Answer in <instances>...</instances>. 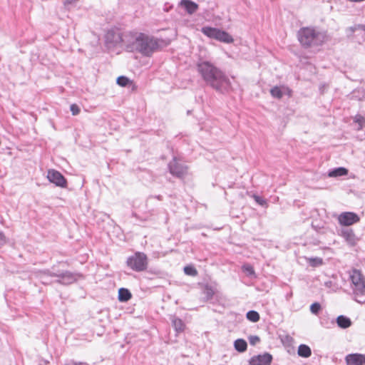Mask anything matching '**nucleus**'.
I'll return each mask as SVG.
<instances>
[{
    "label": "nucleus",
    "mask_w": 365,
    "mask_h": 365,
    "mask_svg": "<svg viewBox=\"0 0 365 365\" xmlns=\"http://www.w3.org/2000/svg\"><path fill=\"white\" fill-rule=\"evenodd\" d=\"M298 40L304 48L321 45L325 39L324 33L312 27H304L299 30Z\"/></svg>",
    "instance_id": "obj_3"
},
{
    "label": "nucleus",
    "mask_w": 365,
    "mask_h": 365,
    "mask_svg": "<svg viewBox=\"0 0 365 365\" xmlns=\"http://www.w3.org/2000/svg\"><path fill=\"white\" fill-rule=\"evenodd\" d=\"M168 168L170 174L177 178H182L187 173V166L176 157L168 163Z\"/></svg>",
    "instance_id": "obj_7"
},
{
    "label": "nucleus",
    "mask_w": 365,
    "mask_h": 365,
    "mask_svg": "<svg viewBox=\"0 0 365 365\" xmlns=\"http://www.w3.org/2000/svg\"><path fill=\"white\" fill-rule=\"evenodd\" d=\"M126 264L135 272H143L148 267V257L143 252H137L127 259Z\"/></svg>",
    "instance_id": "obj_5"
},
{
    "label": "nucleus",
    "mask_w": 365,
    "mask_h": 365,
    "mask_svg": "<svg viewBox=\"0 0 365 365\" xmlns=\"http://www.w3.org/2000/svg\"><path fill=\"white\" fill-rule=\"evenodd\" d=\"M7 242V239L3 232L0 231V247L4 245Z\"/></svg>",
    "instance_id": "obj_36"
},
{
    "label": "nucleus",
    "mask_w": 365,
    "mask_h": 365,
    "mask_svg": "<svg viewBox=\"0 0 365 365\" xmlns=\"http://www.w3.org/2000/svg\"><path fill=\"white\" fill-rule=\"evenodd\" d=\"M205 293L207 298H212L215 294V292L211 287L206 286Z\"/></svg>",
    "instance_id": "obj_33"
},
{
    "label": "nucleus",
    "mask_w": 365,
    "mask_h": 365,
    "mask_svg": "<svg viewBox=\"0 0 365 365\" xmlns=\"http://www.w3.org/2000/svg\"><path fill=\"white\" fill-rule=\"evenodd\" d=\"M252 197L254 198V200H255V202L262 205V206H267V201L264 199H262L261 197L257 195H253Z\"/></svg>",
    "instance_id": "obj_31"
},
{
    "label": "nucleus",
    "mask_w": 365,
    "mask_h": 365,
    "mask_svg": "<svg viewBox=\"0 0 365 365\" xmlns=\"http://www.w3.org/2000/svg\"><path fill=\"white\" fill-rule=\"evenodd\" d=\"M184 272L185 274L189 276H196L197 274V269L194 267L190 265L185 266L184 267Z\"/></svg>",
    "instance_id": "obj_26"
},
{
    "label": "nucleus",
    "mask_w": 365,
    "mask_h": 365,
    "mask_svg": "<svg viewBox=\"0 0 365 365\" xmlns=\"http://www.w3.org/2000/svg\"><path fill=\"white\" fill-rule=\"evenodd\" d=\"M47 178L50 182L55 184L58 187H66L67 186L66 179L57 170H48Z\"/></svg>",
    "instance_id": "obj_8"
},
{
    "label": "nucleus",
    "mask_w": 365,
    "mask_h": 365,
    "mask_svg": "<svg viewBox=\"0 0 365 365\" xmlns=\"http://www.w3.org/2000/svg\"><path fill=\"white\" fill-rule=\"evenodd\" d=\"M158 200H161L162 197L160 195H158L155 197Z\"/></svg>",
    "instance_id": "obj_40"
},
{
    "label": "nucleus",
    "mask_w": 365,
    "mask_h": 365,
    "mask_svg": "<svg viewBox=\"0 0 365 365\" xmlns=\"http://www.w3.org/2000/svg\"><path fill=\"white\" fill-rule=\"evenodd\" d=\"M307 262L312 267H318L323 264V260L320 257H311L307 259Z\"/></svg>",
    "instance_id": "obj_25"
},
{
    "label": "nucleus",
    "mask_w": 365,
    "mask_h": 365,
    "mask_svg": "<svg viewBox=\"0 0 365 365\" xmlns=\"http://www.w3.org/2000/svg\"><path fill=\"white\" fill-rule=\"evenodd\" d=\"M348 174V170L343 167L336 168L329 171L328 176L330 178H337L344 176Z\"/></svg>",
    "instance_id": "obj_16"
},
{
    "label": "nucleus",
    "mask_w": 365,
    "mask_h": 365,
    "mask_svg": "<svg viewBox=\"0 0 365 365\" xmlns=\"http://www.w3.org/2000/svg\"><path fill=\"white\" fill-rule=\"evenodd\" d=\"M79 364L80 365H89L88 364L85 363V362H79Z\"/></svg>",
    "instance_id": "obj_39"
},
{
    "label": "nucleus",
    "mask_w": 365,
    "mask_h": 365,
    "mask_svg": "<svg viewBox=\"0 0 365 365\" xmlns=\"http://www.w3.org/2000/svg\"><path fill=\"white\" fill-rule=\"evenodd\" d=\"M242 270L247 276H254L255 270L253 267L250 264H245L242 266Z\"/></svg>",
    "instance_id": "obj_28"
},
{
    "label": "nucleus",
    "mask_w": 365,
    "mask_h": 365,
    "mask_svg": "<svg viewBox=\"0 0 365 365\" xmlns=\"http://www.w3.org/2000/svg\"><path fill=\"white\" fill-rule=\"evenodd\" d=\"M247 319L252 322H257L259 320V314L255 310L247 312L246 314Z\"/></svg>",
    "instance_id": "obj_23"
},
{
    "label": "nucleus",
    "mask_w": 365,
    "mask_h": 365,
    "mask_svg": "<svg viewBox=\"0 0 365 365\" xmlns=\"http://www.w3.org/2000/svg\"><path fill=\"white\" fill-rule=\"evenodd\" d=\"M339 224L345 226H350L359 221V217L354 212H345L339 215Z\"/></svg>",
    "instance_id": "obj_9"
},
{
    "label": "nucleus",
    "mask_w": 365,
    "mask_h": 365,
    "mask_svg": "<svg viewBox=\"0 0 365 365\" xmlns=\"http://www.w3.org/2000/svg\"><path fill=\"white\" fill-rule=\"evenodd\" d=\"M272 361V356L269 353H264L252 356L250 361V365H270Z\"/></svg>",
    "instance_id": "obj_10"
},
{
    "label": "nucleus",
    "mask_w": 365,
    "mask_h": 365,
    "mask_svg": "<svg viewBox=\"0 0 365 365\" xmlns=\"http://www.w3.org/2000/svg\"><path fill=\"white\" fill-rule=\"evenodd\" d=\"M130 83V79H129L128 78L125 77V76H119V77L117 78V83H118V85H119L120 86L125 87V86H128Z\"/></svg>",
    "instance_id": "obj_27"
},
{
    "label": "nucleus",
    "mask_w": 365,
    "mask_h": 365,
    "mask_svg": "<svg viewBox=\"0 0 365 365\" xmlns=\"http://www.w3.org/2000/svg\"><path fill=\"white\" fill-rule=\"evenodd\" d=\"M220 29L210 26H204L201 29L202 33L210 38L217 40Z\"/></svg>",
    "instance_id": "obj_15"
},
{
    "label": "nucleus",
    "mask_w": 365,
    "mask_h": 365,
    "mask_svg": "<svg viewBox=\"0 0 365 365\" xmlns=\"http://www.w3.org/2000/svg\"><path fill=\"white\" fill-rule=\"evenodd\" d=\"M234 346L237 351L244 352L247 350V344L245 340L242 339H238L235 341Z\"/></svg>",
    "instance_id": "obj_22"
},
{
    "label": "nucleus",
    "mask_w": 365,
    "mask_h": 365,
    "mask_svg": "<svg viewBox=\"0 0 365 365\" xmlns=\"http://www.w3.org/2000/svg\"><path fill=\"white\" fill-rule=\"evenodd\" d=\"M341 236L350 245H354L356 243L357 237L354 231L350 228H344L341 230Z\"/></svg>",
    "instance_id": "obj_13"
},
{
    "label": "nucleus",
    "mask_w": 365,
    "mask_h": 365,
    "mask_svg": "<svg viewBox=\"0 0 365 365\" xmlns=\"http://www.w3.org/2000/svg\"><path fill=\"white\" fill-rule=\"evenodd\" d=\"M132 295L130 291L125 288H120L118 290V300L120 302H127L131 298Z\"/></svg>",
    "instance_id": "obj_21"
},
{
    "label": "nucleus",
    "mask_w": 365,
    "mask_h": 365,
    "mask_svg": "<svg viewBox=\"0 0 365 365\" xmlns=\"http://www.w3.org/2000/svg\"><path fill=\"white\" fill-rule=\"evenodd\" d=\"M297 354L303 358H308L312 355L310 347L306 344H300L298 347Z\"/></svg>",
    "instance_id": "obj_19"
},
{
    "label": "nucleus",
    "mask_w": 365,
    "mask_h": 365,
    "mask_svg": "<svg viewBox=\"0 0 365 365\" xmlns=\"http://www.w3.org/2000/svg\"><path fill=\"white\" fill-rule=\"evenodd\" d=\"M52 272H55V266H53L51 269L38 271L36 272V277L40 279L42 284H50L53 282V281L50 279V277H54L53 275L51 274Z\"/></svg>",
    "instance_id": "obj_11"
},
{
    "label": "nucleus",
    "mask_w": 365,
    "mask_h": 365,
    "mask_svg": "<svg viewBox=\"0 0 365 365\" xmlns=\"http://www.w3.org/2000/svg\"><path fill=\"white\" fill-rule=\"evenodd\" d=\"M336 322L337 325L341 329H347L351 325V319L344 315L339 316Z\"/></svg>",
    "instance_id": "obj_17"
},
{
    "label": "nucleus",
    "mask_w": 365,
    "mask_h": 365,
    "mask_svg": "<svg viewBox=\"0 0 365 365\" xmlns=\"http://www.w3.org/2000/svg\"><path fill=\"white\" fill-rule=\"evenodd\" d=\"M217 41H219L223 42V43H232L234 39L232 37V36H230L227 32L220 29L218 35H217Z\"/></svg>",
    "instance_id": "obj_18"
},
{
    "label": "nucleus",
    "mask_w": 365,
    "mask_h": 365,
    "mask_svg": "<svg viewBox=\"0 0 365 365\" xmlns=\"http://www.w3.org/2000/svg\"><path fill=\"white\" fill-rule=\"evenodd\" d=\"M351 288L355 296V300L359 303L365 302V278L361 272L354 269L350 274Z\"/></svg>",
    "instance_id": "obj_4"
},
{
    "label": "nucleus",
    "mask_w": 365,
    "mask_h": 365,
    "mask_svg": "<svg viewBox=\"0 0 365 365\" xmlns=\"http://www.w3.org/2000/svg\"><path fill=\"white\" fill-rule=\"evenodd\" d=\"M51 274L57 279L55 280L56 282L62 285H69L76 282L78 278L82 277L79 273L72 272L70 271H60L56 269L55 266V272H52Z\"/></svg>",
    "instance_id": "obj_6"
},
{
    "label": "nucleus",
    "mask_w": 365,
    "mask_h": 365,
    "mask_svg": "<svg viewBox=\"0 0 365 365\" xmlns=\"http://www.w3.org/2000/svg\"><path fill=\"white\" fill-rule=\"evenodd\" d=\"M70 110L73 115H76L80 113V108L76 104L71 105Z\"/></svg>",
    "instance_id": "obj_34"
},
{
    "label": "nucleus",
    "mask_w": 365,
    "mask_h": 365,
    "mask_svg": "<svg viewBox=\"0 0 365 365\" xmlns=\"http://www.w3.org/2000/svg\"><path fill=\"white\" fill-rule=\"evenodd\" d=\"M354 120L355 123L359 124V129H361L363 126L365 125V118L361 115H356L354 117Z\"/></svg>",
    "instance_id": "obj_29"
},
{
    "label": "nucleus",
    "mask_w": 365,
    "mask_h": 365,
    "mask_svg": "<svg viewBox=\"0 0 365 365\" xmlns=\"http://www.w3.org/2000/svg\"><path fill=\"white\" fill-rule=\"evenodd\" d=\"M197 68L207 86L221 93L230 91L231 83L229 78L213 63L203 61L197 63Z\"/></svg>",
    "instance_id": "obj_1"
},
{
    "label": "nucleus",
    "mask_w": 365,
    "mask_h": 365,
    "mask_svg": "<svg viewBox=\"0 0 365 365\" xmlns=\"http://www.w3.org/2000/svg\"><path fill=\"white\" fill-rule=\"evenodd\" d=\"M130 39L133 40L131 43H125L127 48L130 51H136L145 56H150L158 48L159 44L158 40L153 37L144 34L143 33L130 34ZM120 40L125 43V40L120 36L113 40L115 43Z\"/></svg>",
    "instance_id": "obj_2"
},
{
    "label": "nucleus",
    "mask_w": 365,
    "mask_h": 365,
    "mask_svg": "<svg viewBox=\"0 0 365 365\" xmlns=\"http://www.w3.org/2000/svg\"><path fill=\"white\" fill-rule=\"evenodd\" d=\"M66 365H80L79 362L75 361L74 360L68 361Z\"/></svg>",
    "instance_id": "obj_37"
},
{
    "label": "nucleus",
    "mask_w": 365,
    "mask_h": 365,
    "mask_svg": "<svg viewBox=\"0 0 365 365\" xmlns=\"http://www.w3.org/2000/svg\"><path fill=\"white\" fill-rule=\"evenodd\" d=\"M346 365H365V355L361 354H350L345 358Z\"/></svg>",
    "instance_id": "obj_12"
},
{
    "label": "nucleus",
    "mask_w": 365,
    "mask_h": 365,
    "mask_svg": "<svg viewBox=\"0 0 365 365\" xmlns=\"http://www.w3.org/2000/svg\"><path fill=\"white\" fill-rule=\"evenodd\" d=\"M321 304L318 302H314L310 306V311L312 314L317 315L321 310Z\"/></svg>",
    "instance_id": "obj_30"
},
{
    "label": "nucleus",
    "mask_w": 365,
    "mask_h": 365,
    "mask_svg": "<svg viewBox=\"0 0 365 365\" xmlns=\"http://www.w3.org/2000/svg\"><path fill=\"white\" fill-rule=\"evenodd\" d=\"M172 324H173V326L175 330L177 332L179 333V332H182L184 331L185 325L182 319L177 318L175 317H173L172 319Z\"/></svg>",
    "instance_id": "obj_20"
},
{
    "label": "nucleus",
    "mask_w": 365,
    "mask_h": 365,
    "mask_svg": "<svg viewBox=\"0 0 365 365\" xmlns=\"http://www.w3.org/2000/svg\"><path fill=\"white\" fill-rule=\"evenodd\" d=\"M359 29H361V30L365 31V24H356V25H354V26H351L349 28V30L352 33L355 32L356 31H357Z\"/></svg>",
    "instance_id": "obj_32"
},
{
    "label": "nucleus",
    "mask_w": 365,
    "mask_h": 365,
    "mask_svg": "<svg viewBox=\"0 0 365 365\" xmlns=\"http://www.w3.org/2000/svg\"><path fill=\"white\" fill-rule=\"evenodd\" d=\"M180 5L185 8L189 14H194L198 9V5L190 0H181Z\"/></svg>",
    "instance_id": "obj_14"
},
{
    "label": "nucleus",
    "mask_w": 365,
    "mask_h": 365,
    "mask_svg": "<svg viewBox=\"0 0 365 365\" xmlns=\"http://www.w3.org/2000/svg\"><path fill=\"white\" fill-rule=\"evenodd\" d=\"M270 93L273 98L280 99L283 96L281 88L278 86H274L270 90Z\"/></svg>",
    "instance_id": "obj_24"
},
{
    "label": "nucleus",
    "mask_w": 365,
    "mask_h": 365,
    "mask_svg": "<svg viewBox=\"0 0 365 365\" xmlns=\"http://www.w3.org/2000/svg\"><path fill=\"white\" fill-rule=\"evenodd\" d=\"M249 341L250 344L255 345L257 343H258L260 339L257 336H250L249 337Z\"/></svg>",
    "instance_id": "obj_35"
},
{
    "label": "nucleus",
    "mask_w": 365,
    "mask_h": 365,
    "mask_svg": "<svg viewBox=\"0 0 365 365\" xmlns=\"http://www.w3.org/2000/svg\"><path fill=\"white\" fill-rule=\"evenodd\" d=\"M325 88H326V86L325 85H322V86H320V88H319L320 92L322 93H323L324 92Z\"/></svg>",
    "instance_id": "obj_38"
}]
</instances>
